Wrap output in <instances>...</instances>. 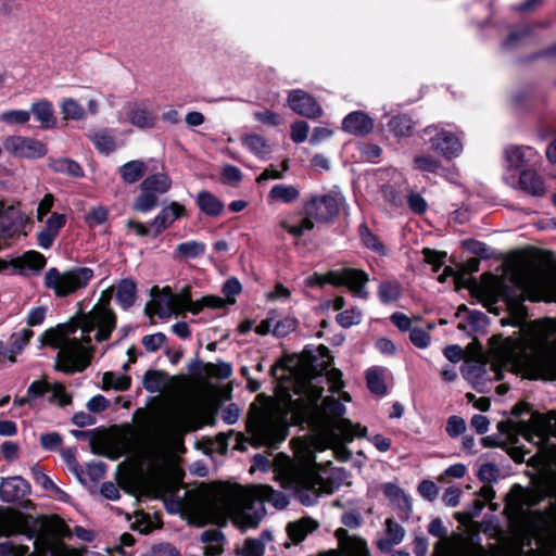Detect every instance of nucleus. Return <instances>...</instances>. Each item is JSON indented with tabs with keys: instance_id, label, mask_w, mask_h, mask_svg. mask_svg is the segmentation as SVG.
<instances>
[{
	"instance_id": "f257e3e1",
	"label": "nucleus",
	"mask_w": 556,
	"mask_h": 556,
	"mask_svg": "<svg viewBox=\"0 0 556 556\" xmlns=\"http://www.w3.org/2000/svg\"><path fill=\"white\" fill-rule=\"evenodd\" d=\"M112 289L103 291L94 307L81 314L78 323L60 324L46 330L40 338L42 345L58 349L55 369L65 374L83 371L90 363L93 348L90 332L97 329L98 342L110 338L115 327V315L109 308Z\"/></svg>"
},
{
	"instance_id": "f03ea898",
	"label": "nucleus",
	"mask_w": 556,
	"mask_h": 556,
	"mask_svg": "<svg viewBox=\"0 0 556 556\" xmlns=\"http://www.w3.org/2000/svg\"><path fill=\"white\" fill-rule=\"evenodd\" d=\"M265 513L262 500L257 498L253 490L241 496L220 491L200 503L192 510L190 521L202 527L207 523L224 525L232 519L237 527L247 530L257 527Z\"/></svg>"
},
{
	"instance_id": "7ed1b4c3",
	"label": "nucleus",
	"mask_w": 556,
	"mask_h": 556,
	"mask_svg": "<svg viewBox=\"0 0 556 556\" xmlns=\"http://www.w3.org/2000/svg\"><path fill=\"white\" fill-rule=\"evenodd\" d=\"M281 485L292 490L296 498L305 506L315 505L323 493L331 494L339 489L346 477L344 469H334L324 478L318 473L316 464H288L278 475Z\"/></svg>"
},
{
	"instance_id": "20e7f679",
	"label": "nucleus",
	"mask_w": 556,
	"mask_h": 556,
	"mask_svg": "<svg viewBox=\"0 0 556 556\" xmlns=\"http://www.w3.org/2000/svg\"><path fill=\"white\" fill-rule=\"evenodd\" d=\"M497 363L507 369L521 374L528 379H556V355L528 352L510 338L504 339L494 348Z\"/></svg>"
},
{
	"instance_id": "39448f33",
	"label": "nucleus",
	"mask_w": 556,
	"mask_h": 556,
	"mask_svg": "<svg viewBox=\"0 0 556 556\" xmlns=\"http://www.w3.org/2000/svg\"><path fill=\"white\" fill-rule=\"evenodd\" d=\"M66 526L58 521L52 526L47 519L34 518L9 508L0 507V538L23 534L27 539L47 541L50 532L65 534Z\"/></svg>"
},
{
	"instance_id": "423d86ee",
	"label": "nucleus",
	"mask_w": 556,
	"mask_h": 556,
	"mask_svg": "<svg viewBox=\"0 0 556 556\" xmlns=\"http://www.w3.org/2000/svg\"><path fill=\"white\" fill-rule=\"evenodd\" d=\"M93 276V269L89 267H73L65 271L51 267L45 274L43 285L52 290L55 296L65 298L85 289Z\"/></svg>"
},
{
	"instance_id": "0eeeda50",
	"label": "nucleus",
	"mask_w": 556,
	"mask_h": 556,
	"mask_svg": "<svg viewBox=\"0 0 556 556\" xmlns=\"http://www.w3.org/2000/svg\"><path fill=\"white\" fill-rule=\"evenodd\" d=\"M247 431L254 446L277 448L286 439V429L273 415L257 412L247 420Z\"/></svg>"
},
{
	"instance_id": "6e6552de",
	"label": "nucleus",
	"mask_w": 556,
	"mask_h": 556,
	"mask_svg": "<svg viewBox=\"0 0 556 556\" xmlns=\"http://www.w3.org/2000/svg\"><path fill=\"white\" fill-rule=\"evenodd\" d=\"M321 406L325 414L333 419L331 428L341 437L342 441L351 442L355 437H364L366 434V428H362L361 425H354L351 420L343 418L346 408L338 399L327 396L323 400Z\"/></svg>"
},
{
	"instance_id": "1a4fd4ad",
	"label": "nucleus",
	"mask_w": 556,
	"mask_h": 556,
	"mask_svg": "<svg viewBox=\"0 0 556 556\" xmlns=\"http://www.w3.org/2000/svg\"><path fill=\"white\" fill-rule=\"evenodd\" d=\"M343 203V194L332 190L327 194L311 198L304 205V212L316 222L326 223L339 214Z\"/></svg>"
},
{
	"instance_id": "9d476101",
	"label": "nucleus",
	"mask_w": 556,
	"mask_h": 556,
	"mask_svg": "<svg viewBox=\"0 0 556 556\" xmlns=\"http://www.w3.org/2000/svg\"><path fill=\"white\" fill-rule=\"evenodd\" d=\"M325 279L326 283L334 287H348L359 299L366 300L368 298L366 283L369 277L364 270L350 267L342 268L341 270H329L325 275Z\"/></svg>"
},
{
	"instance_id": "9b49d317",
	"label": "nucleus",
	"mask_w": 556,
	"mask_h": 556,
	"mask_svg": "<svg viewBox=\"0 0 556 556\" xmlns=\"http://www.w3.org/2000/svg\"><path fill=\"white\" fill-rule=\"evenodd\" d=\"M4 150L17 159H41L47 155L48 148L45 142L39 139L22 136L11 135L3 140Z\"/></svg>"
},
{
	"instance_id": "f8f14e48",
	"label": "nucleus",
	"mask_w": 556,
	"mask_h": 556,
	"mask_svg": "<svg viewBox=\"0 0 556 556\" xmlns=\"http://www.w3.org/2000/svg\"><path fill=\"white\" fill-rule=\"evenodd\" d=\"M425 135L430 136L432 150L439 152L447 160L457 157L463 151V143L454 132L440 126H427Z\"/></svg>"
},
{
	"instance_id": "ddd939ff",
	"label": "nucleus",
	"mask_w": 556,
	"mask_h": 556,
	"mask_svg": "<svg viewBox=\"0 0 556 556\" xmlns=\"http://www.w3.org/2000/svg\"><path fill=\"white\" fill-rule=\"evenodd\" d=\"M23 225L22 212L16 206L0 201V249L3 242L21 231Z\"/></svg>"
},
{
	"instance_id": "4468645a",
	"label": "nucleus",
	"mask_w": 556,
	"mask_h": 556,
	"mask_svg": "<svg viewBox=\"0 0 556 556\" xmlns=\"http://www.w3.org/2000/svg\"><path fill=\"white\" fill-rule=\"evenodd\" d=\"M336 536L339 541V549H331L319 556H369L366 541L361 538L349 536L345 529H338Z\"/></svg>"
},
{
	"instance_id": "2eb2a0df",
	"label": "nucleus",
	"mask_w": 556,
	"mask_h": 556,
	"mask_svg": "<svg viewBox=\"0 0 556 556\" xmlns=\"http://www.w3.org/2000/svg\"><path fill=\"white\" fill-rule=\"evenodd\" d=\"M288 104L294 113L307 118H317L323 114V109L317 101L302 89L289 92Z\"/></svg>"
},
{
	"instance_id": "dca6fc26",
	"label": "nucleus",
	"mask_w": 556,
	"mask_h": 556,
	"mask_svg": "<svg viewBox=\"0 0 556 556\" xmlns=\"http://www.w3.org/2000/svg\"><path fill=\"white\" fill-rule=\"evenodd\" d=\"M511 186L533 198L544 197L547 192L544 178L534 169L521 170L518 180Z\"/></svg>"
},
{
	"instance_id": "f3484780",
	"label": "nucleus",
	"mask_w": 556,
	"mask_h": 556,
	"mask_svg": "<svg viewBox=\"0 0 556 556\" xmlns=\"http://www.w3.org/2000/svg\"><path fill=\"white\" fill-rule=\"evenodd\" d=\"M489 370L494 372L495 380H501L503 378L502 371L497 368L496 365H491L490 368H488L486 364L477 361L467 363L462 368V374L464 378L468 380L475 388H479L486 381L491 380Z\"/></svg>"
},
{
	"instance_id": "a211bd4d",
	"label": "nucleus",
	"mask_w": 556,
	"mask_h": 556,
	"mask_svg": "<svg viewBox=\"0 0 556 556\" xmlns=\"http://www.w3.org/2000/svg\"><path fill=\"white\" fill-rule=\"evenodd\" d=\"M504 156L507 167L511 169L535 164L540 159L539 153L529 146H509L505 149Z\"/></svg>"
},
{
	"instance_id": "6ab92c4d",
	"label": "nucleus",
	"mask_w": 556,
	"mask_h": 556,
	"mask_svg": "<svg viewBox=\"0 0 556 556\" xmlns=\"http://www.w3.org/2000/svg\"><path fill=\"white\" fill-rule=\"evenodd\" d=\"M185 213V207L178 202H172L165 206L151 222L152 237H157L170 227Z\"/></svg>"
},
{
	"instance_id": "aec40b11",
	"label": "nucleus",
	"mask_w": 556,
	"mask_h": 556,
	"mask_svg": "<svg viewBox=\"0 0 556 556\" xmlns=\"http://www.w3.org/2000/svg\"><path fill=\"white\" fill-rule=\"evenodd\" d=\"M342 129L354 136H366L374 129V119L362 111L348 114L342 121Z\"/></svg>"
},
{
	"instance_id": "412c9836",
	"label": "nucleus",
	"mask_w": 556,
	"mask_h": 556,
	"mask_svg": "<svg viewBox=\"0 0 556 556\" xmlns=\"http://www.w3.org/2000/svg\"><path fill=\"white\" fill-rule=\"evenodd\" d=\"M29 493V484L22 477L15 476L2 479L0 483V497L3 502L13 503Z\"/></svg>"
},
{
	"instance_id": "4be33fe9",
	"label": "nucleus",
	"mask_w": 556,
	"mask_h": 556,
	"mask_svg": "<svg viewBox=\"0 0 556 556\" xmlns=\"http://www.w3.org/2000/svg\"><path fill=\"white\" fill-rule=\"evenodd\" d=\"M128 121L139 128H153L156 117L149 111L144 102H132L125 106Z\"/></svg>"
},
{
	"instance_id": "5701e85b",
	"label": "nucleus",
	"mask_w": 556,
	"mask_h": 556,
	"mask_svg": "<svg viewBox=\"0 0 556 556\" xmlns=\"http://www.w3.org/2000/svg\"><path fill=\"white\" fill-rule=\"evenodd\" d=\"M30 115L39 123L40 129H53L56 126V117L53 104L47 99H40L30 104Z\"/></svg>"
},
{
	"instance_id": "b1692460",
	"label": "nucleus",
	"mask_w": 556,
	"mask_h": 556,
	"mask_svg": "<svg viewBox=\"0 0 556 556\" xmlns=\"http://www.w3.org/2000/svg\"><path fill=\"white\" fill-rule=\"evenodd\" d=\"M405 535L404 528L393 519L386 520V535L377 541V547L383 553H389L394 545L400 544Z\"/></svg>"
},
{
	"instance_id": "393cba45",
	"label": "nucleus",
	"mask_w": 556,
	"mask_h": 556,
	"mask_svg": "<svg viewBox=\"0 0 556 556\" xmlns=\"http://www.w3.org/2000/svg\"><path fill=\"white\" fill-rule=\"evenodd\" d=\"M318 522L311 517H303L287 525L286 531L288 538L298 544L305 540V538L318 528Z\"/></svg>"
},
{
	"instance_id": "a878e982",
	"label": "nucleus",
	"mask_w": 556,
	"mask_h": 556,
	"mask_svg": "<svg viewBox=\"0 0 556 556\" xmlns=\"http://www.w3.org/2000/svg\"><path fill=\"white\" fill-rule=\"evenodd\" d=\"M195 203L199 210L210 217H217L224 211V203L207 190H202L197 194Z\"/></svg>"
},
{
	"instance_id": "bb28decb",
	"label": "nucleus",
	"mask_w": 556,
	"mask_h": 556,
	"mask_svg": "<svg viewBox=\"0 0 556 556\" xmlns=\"http://www.w3.org/2000/svg\"><path fill=\"white\" fill-rule=\"evenodd\" d=\"M47 264L46 257L36 251L26 252L23 256L13 260V271L23 274L25 269L39 271Z\"/></svg>"
},
{
	"instance_id": "cd10ccee",
	"label": "nucleus",
	"mask_w": 556,
	"mask_h": 556,
	"mask_svg": "<svg viewBox=\"0 0 556 556\" xmlns=\"http://www.w3.org/2000/svg\"><path fill=\"white\" fill-rule=\"evenodd\" d=\"M271 540V533L265 530L258 538L247 539L242 547L237 548V554L241 556H264L265 545Z\"/></svg>"
},
{
	"instance_id": "c85d7f7f",
	"label": "nucleus",
	"mask_w": 556,
	"mask_h": 556,
	"mask_svg": "<svg viewBox=\"0 0 556 556\" xmlns=\"http://www.w3.org/2000/svg\"><path fill=\"white\" fill-rule=\"evenodd\" d=\"M201 425L200 416L193 409H185L180 412L173 421L175 431L179 433H187L198 430Z\"/></svg>"
},
{
	"instance_id": "c756f323",
	"label": "nucleus",
	"mask_w": 556,
	"mask_h": 556,
	"mask_svg": "<svg viewBox=\"0 0 556 556\" xmlns=\"http://www.w3.org/2000/svg\"><path fill=\"white\" fill-rule=\"evenodd\" d=\"M253 491L257 498L262 500L263 505L267 502L278 509H283L289 505L288 496L280 491L274 490L271 486L258 485Z\"/></svg>"
},
{
	"instance_id": "7c9ffc66",
	"label": "nucleus",
	"mask_w": 556,
	"mask_h": 556,
	"mask_svg": "<svg viewBox=\"0 0 556 556\" xmlns=\"http://www.w3.org/2000/svg\"><path fill=\"white\" fill-rule=\"evenodd\" d=\"M172 188V179L165 173H157L148 176L140 184L141 191H150L152 193H166Z\"/></svg>"
},
{
	"instance_id": "2f4dec72",
	"label": "nucleus",
	"mask_w": 556,
	"mask_h": 556,
	"mask_svg": "<svg viewBox=\"0 0 556 556\" xmlns=\"http://www.w3.org/2000/svg\"><path fill=\"white\" fill-rule=\"evenodd\" d=\"M206 245L197 240H190L179 243L173 254L174 260H193L205 253Z\"/></svg>"
},
{
	"instance_id": "473e14b6",
	"label": "nucleus",
	"mask_w": 556,
	"mask_h": 556,
	"mask_svg": "<svg viewBox=\"0 0 556 556\" xmlns=\"http://www.w3.org/2000/svg\"><path fill=\"white\" fill-rule=\"evenodd\" d=\"M48 166L55 173L65 174L75 178L84 177L83 167L72 159H49Z\"/></svg>"
},
{
	"instance_id": "72a5a7b5",
	"label": "nucleus",
	"mask_w": 556,
	"mask_h": 556,
	"mask_svg": "<svg viewBox=\"0 0 556 556\" xmlns=\"http://www.w3.org/2000/svg\"><path fill=\"white\" fill-rule=\"evenodd\" d=\"M146 169L147 167L143 161L134 160L122 165L118 172L125 184L132 185L142 178Z\"/></svg>"
},
{
	"instance_id": "f704fd0d",
	"label": "nucleus",
	"mask_w": 556,
	"mask_h": 556,
	"mask_svg": "<svg viewBox=\"0 0 556 556\" xmlns=\"http://www.w3.org/2000/svg\"><path fill=\"white\" fill-rule=\"evenodd\" d=\"M224 534L217 529H210L201 534V541L206 544L204 554L216 556L223 552Z\"/></svg>"
},
{
	"instance_id": "c9c22d12",
	"label": "nucleus",
	"mask_w": 556,
	"mask_h": 556,
	"mask_svg": "<svg viewBox=\"0 0 556 556\" xmlns=\"http://www.w3.org/2000/svg\"><path fill=\"white\" fill-rule=\"evenodd\" d=\"M318 351H319V354L321 357L328 358L327 362H324L325 369H326V378H327L328 382L330 383V387H329L330 391L332 393H337L343 388L342 372L337 368L328 369V367L330 366V363H331V358L329 356V350L326 346L320 345L318 348Z\"/></svg>"
},
{
	"instance_id": "e433bc0d",
	"label": "nucleus",
	"mask_w": 556,
	"mask_h": 556,
	"mask_svg": "<svg viewBox=\"0 0 556 556\" xmlns=\"http://www.w3.org/2000/svg\"><path fill=\"white\" fill-rule=\"evenodd\" d=\"M136 300V283L131 279H122L117 286L116 301L124 308H129Z\"/></svg>"
},
{
	"instance_id": "4c0bfd02",
	"label": "nucleus",
	"mask_w": 556,
	"mask_h": 556,
	"mask_svg": "<svg viewBox=\"0 0 556 556\" xmlns=\"http://www.w3.org/2000/svg\"><path fill=\"white\" fill-rule=\"evenodd\" d=\"M268 198L282 203H293L300 198V191L292 185L278 184L270 189Z\"/></svg>"
},
{
	"instance_id": "58836bf2",
	"label": "nucleus",
	"mask_w": 556,
	"mask_h": 556,
	"mask_svg": "<svg viewBox=\"0 0 556 556\" xmlns=\"http://www.w3.org/2000/svg\"><path fill=\"white\" fill-rule=\"evenodd\" d=\"M388 127L396 137H409L413 134L414 123L409 116L399 114L389 121Z\"/></svg>"
},
{
	"instance_id": "ea45409f",
	"label": "nucleus",
	"mask_w": 556,
	"mask_h": 556,
	"mask_svg": "<svg viewBox=\"0 0 556 556\" xmlns=\"http://www.w3.org/2000/svg\"><path fill=\"white\" fill-rule=\"evenodd\" d=\"M130 384L131 379L125 374L108 371L102 377V388L104 390L126 391L130 388Z\"/></svg>"
},
{
	"instance_id": "a19ab883",
	"label": "nucleus",
	"mask_w": 556,
	"mask_h": 556,
	"mask_svg": "<svg viewBox=\"0 0 556 556\" xmlns=\"http://www.w3.org/2000/svg\"><path fill=\"white\" fill-rule=\"evenodd\" d=\"M31 477L34 481L39 484L43 490L53 492L60 500H65L67 494L62 491L39 466L31 467Z\"/></svg>"
},
{
	"instance_id": "79ce46f5",
	"label": "nucleus",
	"mask_w": 556,
	"mask_h": 556,
	"mask_svg": "<svg viewBox=\"0 0 556 556\" xmlns=\"http://www.w3.org/2000/svg\"><path fill=\"white\" fill-rule=\"evenodd\" d=\"M367 387L376 395H384L387 387L384 383L383 370L379 367H371L366 372Z\"/></svg>"
},
{
	"instance_id": "37998d69",
	"label": "nucleus",
	"mask_w": 556,
	"mask_h": 556,
	"mask_svg": "<svg viewBox=\"0 0 556 556\" xmlns=\"http://www.w3.org/2000/svg\"><path fill=\"white\" fill-rule=\"evenodd\" d=\"M378 296L384 304L397 301L402 296L401 285L396 281H383L379 285Z\"/></svg>"
},
{
	"instance_id": "c03bdc74",
	"label": "nucleus",
	"mask_w": 556,
	"mask_h": 556,
	"mask_svg": "<svg viewBox=\"0 0 556 556\" xmlns=\"http://www.w3.org/2000/svg\"><path fill=\"white\" fill-rule=\"evenodd\" d=\"M242 143L253 154L263 159L269 153V146L267 140L260 135H248L242 138Z\"/></svg>"
},
{
	"instance_id": "a18cd8bd",
	"label": "nucleus",
	"mask_w": 556,
	"mask_h": 556,
	"mask_svg": "<svg viewBox=\"0 0 556 556\" xmlns=\"http://www.w3.org/2000/svg\"><path fill=\"white\" fill-rule=\"evenodd\" d=\"M456 556H488L485 548L479 542V535H472L464 540Z\"/></svg>"
},
{
	"instance_id": "49530a36",
	"label": "nucleus",
	"mask_w": 556,
	"mask_h": 556,
	"mask_svg": "<svg viewBox=\"0 0 556 556\" xmlns=\"http://www.w3.org/2000/svg\"><path fill=\"white\" fill-rule=\"evenodd\" d=\"M63 119L80 121L85 118V109L73 98L63 99L60 104Z\"/></svg>"
},
{
	"instance_id": "de8ad7c7",
	"label": "nucleus",
	"mask_w": 556,
	"mask_h": 556,
	"mask_svg": "<svg viewBox=\"0 0 556 556\" xmlns=\"http://www.w3.org/2000/svg\"><path fill=\"white\" fill-rule=\"evenodd\" d=\"M414 169L437 174L442 169L440 160L430 154H419L413 160Z\"/></svg>"
},
{
	"instance_id": "09e8293b",
	"label": "nucleus",
	"mask_w": 556,
	"mask_h": 556,
	"mask_svg": "<svg viewBox=\"0 0 556 556\" xmlns=\"http://www.w3.org/2000/svg\"><path fill=\"white\" fill-rule=\"evenodd\" d=\"M162 293L168 295L176 311H182L192 300L190 286H185L178 293H173L169 287H164Z\"/></svg>"
},
{
	"instance_id": "8fccbe9b",
	"label": "nucleus",
	"mask_w": 556,
	"mask_h": 556,
	"mask_svg": "<svg viewBox=\"0 0 556 556\" xmlns=\"http://www.w3.org/2000/svg\"><path fill=\"white\" fill-rule=\"evenodd\" d=\"M89 138L97 148V150L101 153L110 154L116 148L113 137L104 130L96 131L89 135Z\"/></svg>"
},
{
	"instance_id": "3c124183",
	"label": "nucleus",
	"mask_w": 556,
	"mask_h": 556,
	"mask_svg": "<svg viewBox=\"0 0 556 556\" xmlns=\"http://www.w3.org/2000/svg\"><path fill=\"white\" fill-rule=\"evenodd\" d=\"M359 236L363 244L366 248L379 254L386 253L383 243L379 240V238L376 235H374L369 230V228L365 224L359 226Z\"/></svg>"
},
{
	"instance_id": "603ef678",
	"label": "nucleus",
	"mask_w": 556,
	"mask_h": 556,
	"mask_svg": "<svg viewBox=\"0 0 556 556\" xmlns=\"http://www.w3.org/2000/svg\"><path fill=\"white\" fill-rule=\"evenodd\" d=\"M383 494L392 502H396L402 507H409L410 503L403 490L395 483L387 482L382 486Z\"/></svg>"
},
{
	"instance_id": "864d4df0",
	"label": "nucleus",
	"mask_w": 556,
	"mask_h": 556,
	"mask_svg": "<svg viewBox=\"0 0 556 556\" xmlns=\"http://www.w3.org/2000/svg\"><path fill=\"white\" fill-rule=\"evenodd\" d=\"M30 119V112L27 110H8L0 114V121L7 125H25Z\"/></svg>"
},
{
	"instance_id": "5fc2aeb1",
	"label": "nucleus",
	"mask_w": 556,
	"mask_h": 556,
	"mask_svg": "<svg viewBox=\"0 0 556 556\" xmlns=\"http://www.w3.org/2000/svg\"><path fill=\"white\" fill-rule=\"evenodd\" d=\"M164 382V374L157 370H148L142 379L143 388L150 393L160 392Z\"/></svg>"
},
{
	"instance_id": "6e6d98bb",
	"label": "nucleus",
	"mask_w": 556,
	"mask_h": 556,
	"mask_svg": "<svg viewBox=\"0 0 556 556\" xmlns=\"http://www.w3.org/2000/svg\"><path fill=\"white\" fill-rule=\"evenodd\" d=\"M157 204V197L150 191H141L136 198L134 208L141 213L152 211Z\"/></svg>"
},
{
	"instance_id": "4d7b16f0",
	"label": "nucleus",
	"mask_w": 556,
	"mask_h": 556,
	"mask_svg": "<svg viewBox=\"0 0 556 556\" xmlns=\"http://www.w3.org/2000/svg\"><path fill=\"white\" fill-rule=\"evenodd\" d=\"M337 323L343 328L358 325L362 320V312L358 308H351L337 315Z\"/></svg>"
},
{
	"instance_id": "13d9d810",
	"label": "nucleus",
	"mask_w": 556,
	"mask_h": 556,
	"mask_svg": "<svg viewBox=\"0 0 556 556\" xmlns=\"http://www.w3.org/2000/svg\"><path fill=\"white\" fill-rule=\"evenodd\" d=\"M166 336L163 332L147 334L142 338L141 343L147 352H156L166 342Z\"/></svg>"
},
{
	"instance_id": "bf43d9fd",
	"label": "nucleus",
	"mask_w": 556,
	"mask_h": 556,
	"mask_svg": "<svg viewBox=\"0 0 556 556\" xmlns=\"http://www.w3.org/2000/svg\"><path fill=\"white\" fill-rule=\"evenodd\" d=\"M478 478L482 482H496L500 478V469L495 464H482L478 470Z\"/></svg>"
},
{
	"instance_id": "052dcab7",
	"label": "nucleus",
	"mask_w": 556,
	"mask_h": 556,
	"mask_svg": "<svg viewBox=\"0 0 556 556\" xmlns=\"http://www.w3.org/2000/svg\"><path fill=\"white\" fill-rule=\"evenodd\" d=\"M175 307L170 302L168 295H164L153 302V313L156 314L160 318H166L175 312Z\"/></svg>"
},
{
	"instance_id": "680f3d73",
	"label": "nucleus",
	"mask_w": 556,
	"mask_h": 556,
	"mask_svg": "<svg viewBox=\"0 0 556 556\" xmlns=\"http://www.w3.org/2000/svg\"><path fill=\"white\" fill-rule=\"evenodd\" d=\"M296 327V321L293 318H282L274 321L273 334L282 338L292 332Z\"/></svg>"
},
{
	"instance_id": "e2e57ef3",
	"label": "nucleus",
	"mask_w": 556,
	"mask_h": 556,
	"mask_svg": "<svg viewBox=\"0 0 556 556\" xmlns=\"http://www.w3.org/2000/svg\"><path fill=\"white\" fill-rule=\"evenodd\" d=\"M358 151L361 153V156L369 162L375 161L382 153V150L378 144L367 142V141H363V142L358 143Z\"/></svg>"
},
{
	"instance_id": "0e129e2a",
	"label": "nucleus",
	"mask_w": 556,
	"mask_h": 556,
	"mask_svg": "<svg viewBox=\"0 0 556 556\" xmlns=\"http://www.w3.org/2000/svg\"><path fill=\"white\" fill-rule=\"evenodd\" d=\"M466 430V422L464 418L453 415L448 417L446 422V432L451 438H457Z\"/></svg>"
},
{
	"instance_id": "69168bd1",
	"label": "nucleus",
	"mask_w": 556,
	"mask_h": 556,
	"mask_svg": "<svg viewBox=\"0 0 556 556\" xmlns=\"http://www.w3.org/2000/svg\"><path fill=\"white\" fill-rule=\"evenodd\" d=\"M108 210L103 206H98L89 211L86 216V223L90 227L102 225L108 219Z\"/></svg>"
},
{
	"instance_id": "338daca9",
	"label": "nucleus",
	"mask_w": 556,
	"mask_h": 556,
	"mask_svg": "<svg viewBox=\"0 0 556 556\" xmlns=\"http://www.w3.org/2000/svg\"><path fill=\"white\" fill-rule=\"evenodd\" d=\"M39 441L42 448L47 451H55L63 443V439L58 432H49L41 434Z\"/></svg>"
},
{
	"instance_id": "774afa93",
	"label": "nucleus",
	"mask_w": 556,
	"mask_h": 556,
	"mask_svg": "<svg viewBox=\"0 0 556 556\" xmlns=\"http://www.w3.org/2000/svg\"><path fill=\"white\" fill-rule=\"evenodd\" d=\"M309 126L304 121L295 122L291 125V139L295 143L304 142L307 139Z\"/></svg>"
}]
</instances>
